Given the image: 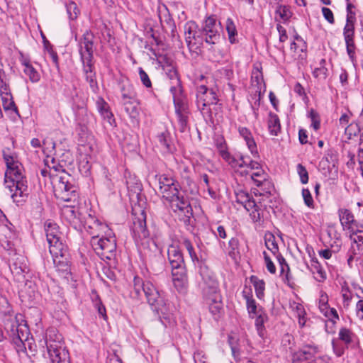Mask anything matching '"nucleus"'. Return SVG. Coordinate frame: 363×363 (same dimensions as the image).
I'll return each mask as SVG.
<instances>
[{
	"label": "nucleus",
	"mask_w": 363,
	"mask_h": 363,
	"mask_svg": "<svg viewBox=\"0 0 363 363\" xmlns=\"http://www.w3.org/2000/svg\"><path fill=\"white\" fill-rule=\"evenodd\" d=\"M226 30L228 35L229 41L231 43L236 42L235 36L237 35V29L233 21L228 18L226 21Z\"/></svg>",
	"instance_id": "obj_44"
},
{
	"label": "nucleus",
	"mask_w": 363,
	"mask_h": 363,
	"mask_svg": "<svg viewBox=\"0 0 363 363\" xmlns=\"http://www.w3.org/2000/svg\"><path fill=\"white\" fill-rule=\"evenodd\" d=\"M302 196L304 203L309 208H313L314 203L310 191L308 189H302Z\"/></svg>",
	"instance_id": "obj_63"
},
{
	"label": "nucleus",
	"mask_w": 363,
	"mask_h": 363,
	"mask_svg": "<svg viewBox=\"0 0 363 363\" xmlns=\"http://www.w3.org/2000/svg\"><path fill=\"white\" fill-rule=\"evenodd\" d=\"M180 242L186 249L192 262L199 268V273L201 277L199 287L201 289L203 303L208 306L214 318L217 319L220 317L223 307L218 283L204 260L197 256L191 240L182 237Z\"/></svg>",
	"instance_id": "obj_1"
},
{
	"label": "nucleus",
	"mask_w": 363,
	"mask_h": 363,
	"mask_svg": "<svg viewBox=\"0 0 363 363\" xmlns=\"http://www.w3.org/2000/svg\"><path fill=\"white\" fill-rule=\"evenodd\" d=\"M94 35L91 30H86L79 40V52L80 58L94 57Z\"/></svg>",
	"instance_id": "obj_22"
},
{
	"label": "nucleus",
	"mask_w": 363,
	"mask_h": 363,
	"mask_svg": "<svg viewBox=\"0 0 363 363\" xmlns=\"http://www.w3.org/2000/svg\"><path fill=\"white\" fill-rule=\"evenodd\" d=\"M138 74L140 77V79L143 84L144 86H145L147 89L152 88V82L151 80L148 76V74L146 73V72L142 68H138Z\"/></svg>",
	"instance_id": "obj_55"
},
{
	"label": "nucleus",
	"mask_w": 363,
	"mask_h": 363,
	"mask_svg": "<svg viewBox=\"0 0 363 363\" xmlns=\"http://www.w3.org/2000/svg\"><path fill=\"white\" fill-rule=\"evenodd\" d=\"M239 240L236 238H232L228 242V255L235 259L240 255Z\"/></svg>",
	"instance_id": "obj_42"
},
{
	"label": "nucleus",
	"mask_w": 363,
	"mask_h": 363,
	"mask_svg": "<svg viewBox=\"0 0 363 363\" xmlns=\"http://www.w3.org/2000/svg\"><path fill=\"white\" fill-rule=\"evenodd\" d=\"M101 233H91V245L96 255L104 260H111L116 255V240L114 236L104 237Z\"/></svg>",
	"instance_id": "obj_10"
},
{
	"label": "nucleus",
	"mask_w": 363,
	"mask_h": 363,
	"mask_svg": "<svg viewBox=\"0 0 363 363\" xmlns=\"http://www.w3.org/2000/svg\"><path fill=\"white\" fill-rule=\"evenodd\" d=\"M51 164H49V161H46V164L50 170L55 173V174H62V173H67L65 168L60 164H57L55 158H51Z\"/></svg>",
	"instance_id": "obj_51"
},
{
	"label": "nucleus",
	"mask_w": 363,
	"mask_h": 363,
	"mask_svg": "<svg viewBox=\"0 0 363 363\" xmlns=\"http://www.w3.org/2000/svg\"><path fill=\"white\" fill-rule=\"evenodd\" d=\"M93 303L95 308L97 309L99 313L103 317H106V308L103 305L99 295L95 294V296L93 298Z\"/></svg>",
	"instance_id": "obj_60"
},
{
	"label": "nucleus",
	"mask_w": 363,
	"mask_h": 363,
	"mask_svg": "<svg viewBox=\"0 0 363 363\" xmlns=\"http://www.w3.org/2000/svg\"><path fill=\"white\" fill-rule=\"evenodd\" d=\"M243 207L250 212V216L253 223H258L259 225L263 223V216L260 213L259 207L252 197L243 205Z\"/></svg>",
	"instance_id": "obj_27"
},
{
	"label": "nucleus",
	"mask_w": 363,
	"mask_h": 363,
	"mask_svg": "<svg viewBox=\"0 0 363 363\" xmlns=\"http://www.w3.org/2000/svg\"><path fill=\"white\" fill-rule=\"evenodd\" d=\"M40 175L50 181L55 197L63 201H75L78 198L77 186L73 183V178L68 173L55 174L49 168L44 167L40 169Z\"/></svg>",
	"instance_id": "obj_5"
},
{
	"label": "nucleus",
	"mask_w": 363,
	"mask_h": 363,
	"mask_svg": "<svg viewBox=\"0 0 363 363\" xmlns=\"http://www.w3.org/2000/svg\"><path fill=\"white\" fill-rule=\"evenodd\" d=\"M214 144L218 149L220 157L231 168L235 167V164H236V162L238 160V159L240 158V156H242L243 155L240 152L236 153L234 155H231L228 150L227 144L223 135H216L214 138Z\"/></svg>",
	"instance_id": "obj_20"
},
{
	"label": "nucleus",
	"mask_w": 363,
	"mask_h": 363,
	"mask_svg": "<svg viewBox=\"0 0 363 363\" xmlns=\"http://www.w3.org/2000/svg\"><path fill=\"white\" fill-rule=\"evenodd\" d=\"M143 293L153 310L163 312L166 303L162 294L150 281H144L140 277H135L130 296L133 299L140 301L141 300Z\"/></svg>",
	"instance_id": "obj_6"
},
{
	"label": "nucleus",
	"mask_w": 363,
	"mask_h": 363,
	"mask_svg": "<svg viewBox=\"0 0 363 363\" xmlns=\"http://www.w3.org/2000/svg\"><path fill=\"white\" fill-rule=\"evenodd\" d=\"M356 21L347 20L343 28V37L345 41L346 50L350 59L354 61L355 58L356 45L354 43V23Z\"/></svg>",
	"instance_id": "obj_21"
},
{
	"label": "nucleus",
	"mask_w": 363,
	"mask_h": 363,
	"mask_svg": "<svg viewBox=\"0 0 363 363\" xmlns=\"http://www.w3.org/2000/svg\"><path fill=\"white\" fill-rule=\"evenodd\" d=\"M45 343L52 363H70L69 352L63 346L62 336L56 330H48Z\"/></svg>",
	"instance_id": "obj_9"
},
{
	"label": "nucleus",
	"mask_w": 363,
	"mask_h": 363,
	"mask_svg": "<svg viewBox=\"0 0 363 363\" xmlns=\"http://www.w3.org/2000/svg\"><path fill=\"white\" fill-rule=\"evenodd\" d=\"M84 219V221L83 226L91 236L92 232L106 233V231L109 230L107 225L102 223L96 218L92 216L91 214H88L87 216Z\"/></svg>",
	"instance_id": "obj_24"
},
{
	"label": "nucleus",
	"mask_w": 363,
	"mask_h": 363,
	"mask_svg": "<svg viewBox=\"0 0 363 363\" xmlns=\"http://www.w3.org/2000/svg\"><path fill=\"white\" fill-rule=\"evenodd\" d=\"M296 312L298 318V324L301 327H303L306 324V312L302 305L298 304L296 306Z\"/></svg>",
	"instance_id": "obj_62"
},
{
	"label": "nucleus",
	"mask_w": 363,
	"mask_h": 363,
	"mask_svg": "<svg viewBox=\"0 0 363 363\" xmlns=\"http://www.w3.org/2000/svg\"><path fill=\"white\" fill-rule=\"evenodd\" d=\"M80 59L83 66V72L84 74V77L96 74L93 62L94 57H84Z\"/></svg>",
	"instance_id": "obj_39"
},
{
	"label": "nucleus",
	"mask_w": 363,
	"mask_h": 363,
	"mask_svg": "<svg viewBox=\"0 0 363 363\" xmlns=\"http://www.w3.org/2000/svg\"><path fill=\"white\" fill-rule=\"evenodd\" d=\"M309 118L311 120V126L315 130L320 128V121L318 113L313 109H311L309 112Z\"/></svg>",
	"instance_id": "obj_57"
},
{
	"label": "nucleus",
	"mask_w": 363,
	"mask_h": 363,
	"mask_svg": "<svg viewBox=\"0 0 363 363\" xmlns=\"http://www.w3.org/2000/svg\"><path fill=\"white\" fill-rule=\"evenodd\" d=\"M220 29V23L217 21L216 16H208L201 29L204 42L210 45H217L221 39Z\"/></svg>",
	"instance_id": "obj_12"
},
{
	"label": "nucleus",
	"mask_w": 363,
	"mask_h": 363,
	"mask_svg": "<svg viewBox=\"0 0 363 363\" xmlns=\"http://www.w3.org/2000/svg\"><path fill=\"white\" fill-rule=\"evenodd\" d=\"M297 172L302 184H306L308 182V173L306 167L301 164H298L296 167Z\"/></svg>",
	"instance_id": "obj_56"
},
{
	"label": "nucleus",
	"mask_w": 363,
	"mask_h": 363,
	"mask_svg": "<svg viewBox=\"0 0 363 363\" xmlns=\"http://www.w3.org/2000/svg\"><path fill=\"white\" fill-rule=\"evenodd\" d=\"M91 164L86 155L80 159L79 162V170L82 175L89 177L91 174Z\"/></svg>",
	"instance_id": "obj_43"
},
{
	"label": "nucleus",
	"mask_w": 363,
	"mask_h": 363,
	"mask_svg": "<svg viewBox=\"0 0 363 363\" xmlns=\"http://www.w3.org/2000/svg\"><path fill=\"white\" fill-rule=\"evenodd\" d=\"M337 213L340 223L344 230H350L352 228V225L356 223L354 215L350 210L347 208H340Z\"/></svg>",
	"instance_id": "obj_30"
},
{
	"label": "nucleus",
	"mask_w": 363,
	"mask_h": 363,
	"mask_svg": "<svg viewBox=\"0 0 363 363\" xmlns=\"http://www.w3.org/2000/svg\"><path fill=\"white\" fill-rule=\"evenodd\" d=\"M265 245L273 254L279 252L278 245L275 241V237L272 233L266 234L264 236Z\"/></svg>",
	"instance_id": "obj_45"
},
{
	"label": "nucleus",
	"mask_w": 363,
	"mask_h": 363,
	"mask_svg": "<svg viewBox=\"0 0 363 363\" xmlns=\"http://www.w3.org/2000/svg\"><path fill=\"white\" fill-rule=\"evenodd\" d=\"M262 187V191H263L262 193H260L261 195L265 196V195H271L274 191V185L272 184L270 181L266 179L263 183H262V185L259 186Z\"/></svg>",
	"instance_id": "obj_61"
},
{
	"label": "nucleus",
	"mask_w": 363,
	"mask_h": 363,
	"mask_svg": "<svg viewBox=\"0 0 363 363\" xmlns=\"http://www.w3.org/2000/svg\"><path fill=\"white\" fill-rule=\"evenodd\" d=\"M96 104L97 110L104 120L106 121L111 126H116V120L108 104L102 97H99Z\"/></svg>",
	"instance_id": "obj_25"
},
{
	"label": "nucleus",
	"mask_w": 363,
	"mask_h": 363,
	"mask_svg": "<svg viewBox=\"0 0 363 363\" xmlns=\"http://www.w3.org/2000/svg\"><path fill=\"white\" fill-rule=\"evenodd\" d=\"M311 266H308V269L313 274V278L318 282L323 283L327 279V274L317 258L311 259Z\"/></svg>",
	"instance_id": "obj_28"
},
{
	"label": "nucleus",
	"mask_w": 363,
	"mask_h": 363,
	"mask_svg": "<svg viewBox=\"0 0 363 363\" xmlns=\"http://www.w3.org/2000/svg\"><path fill=\"white\" fill-rule=\"evenodd\" d=\"M243 297L246 300L247 310L250 318H255L258 315L257 306L255 300L252 297V291L250 289L249 291H243Z\"/></svg>",
	"instance_id": "obj_32"
},
{
	"label": "nucleus",
	"mask_w": 363,
	"mask_h": 363,
	"mask_svg": "<svg viewBox=\"0 0 363 363\" xmlns=\"http://www.w3.org/2000/svg\"><path fill=\"white\" fill-rule=\"evenodd\" d=\"M217 101L216 94L212 89L209 90L204 85H201L198 87L196 103L198 108L203 115H207L211 117V111L208 106L212 104H216Z\"/></svg>",
	"instance_id": "obj_14"
},
{
	"label": "nucleus",
	"mask_w": 363,
	"mask_h": 363,
	"mask_svg": "<svg viewBox=\"0 0 363 363\" xmlns=\"http://www.w3.org/2000/svg\"><path fill=\"white\" fill-rule=\"evenodd\" d=\"M276 13L279 16L284 23L288 21L293 14L290 7L285 5L277 6L276 9Z\"/></svg>",
	"instance_id": "obj_41"
},
{
	"label": "nucleus",
	"mask_w": 363,
	"mask_h": 363,
	"mask_svg": "<svg viewBox=\"0 0 363 363\" xmlns=\"http://www.w3.org/2000/svg\"><path fill=\"white\" fill-rule=\"evenodd\" d=\"M44 228L50 252L52 251V248L60 249L67 247L64 243V235L56 223L48 220L45 223Z\"/></svg>",
	"instance_id": "obj_16"
},
{
	"label": "nucleus",
	"mask_w": 363,
	"mask_h": 363,
	"mask_svg": "<svg viewBox=\"0 0 363 363\" xmlns=\"http://www.w3.org/2000/svg\"><path fill=\"white\" fill-rule=\"evenodd\" d=\"M236 201L241 205L245 204L252 196L247 192L240 190L235 193Z\"/></svg>",
	"instance_id": "obj_59"
},
{
	"label": "nucleus",
	"mask_w": 363,
	"mask_h": 363,
	"mask_svg": "<svg viewBox=\"0 0 363 363\" xmlns=\"http://www.w3.org/2000/svg\"><path fill=\"white\" fill-rule=\"evenodd\" d=\"M355 335L349 329L342 328L339 331V338L345 345H348L353 342Z\"/></svg>",
	"instance_id": "obj_40"
},
{
	"label": "nucleus",
	"mask_w": 363,
	"mask_h": 363,
	"mask_svg": "<svg viewBox=\"0 0 363 363\" xmlns=\"http://www.w3.org/2000/svg\"><path fill=\"white\" fill-rule=\"evenodd\" d=\"M250 280L255 287L257 297L259 299H262L264 296L265 282L255 275H252Z\"/></svg>",
	"instance_id": "obj_37"
},
{
	"label": "nucleus",
	"mask_w": 363,
	"mask_h": 363,
	"mask_svg": "<svg viewBox=\"0 0 363 363\" xmlns=\"http://www.w3.org/2000/svg\"><path fill=\"white\" fill-rule=\"evenodd\" d=\"M121 103L123 101H131L136 98V93L134 90L133 86L130 84H124L121 88Z\"/></svg>",
	"instance_id": "obj_38"
},
{
	"label": "nucleus",
	"mask_w": 363,
	"mask_h": 363,
	"mask_svg": "<svg viewBox=\"0 0 363 363\" xmlns=\"http://www.w3.org/2000/svg\"><path fill=\"white\" fill-rule=\"evenodd\" d=\"M132 232L135 245L141 254L147 256L149 252L157 250L155 242L150 238L146 225V215L143 211L133 218Z\"/></svg>",
	"instance_id": "obj_7"
},
{
	"label": "nucleus",
	"mask_w": 363,
	"mask_h": 363,
	"mask_svg": "<svg viewBox=\"0 0 363 363\" xmlns=\"http://www.w3.org/2000/svg\"><path fill=\"white\" fill-rule=\"evenodd\" d=\"M62 216L66 219L71 225L75 229L79 228L81 225L79 224V218H77V212L71 207H66L62 209Z\"/></svg>",
	"instance_id": "obj_35"
},
{
	"label": "nucleus",
	"mask_w": 363,
	"mask_h": 363,
	"mask_svg": "<svg viewBox=\"0 0 363 363\" xmlns=\"http://www.w3.org/2000/svg\"><path fill=\"white\" fill-rule=\"evenodd\" d=\"M185 40L190 50H197L204 42L201 30H196L194 23H187L184 26Z\"/></svg>",
	"instance_id": "obj_18"
},
{
	"label": "nucleus",
	"mask_w": 363,
	"mask_h": 363,
	"mask_svg": "<svg viewBox=\"0 0 363 363\" xmlns=\"http://www.w3.org/2000/svg\"><path fill=\"white\" fill-rule=\"evenodd\" d=\"M10 250L9 258L10 270L17 281L23 282L25 274L29 272L27 259L24 255L17 253L12 249Z\"/></svg>",
	"instance_id": "obj_13"
},
{
	"label": "nucleus",
	"mask_w": 363,
	"mask_h": 363,
	"mask_svg": "<svg viewBox=\"0 0 363 363\" xmlns=\"http://www.w3.org/2000/svg\"><path fill=\"white\" fill-rule=\"evenodd\" d=\"M235 167L232 169L234 172L241 176L246 177L249 175L255 184L259 186L262 183L267 179L268 174L263 170L261 164L255 160H252L249 156H240Z\"/></svg>",
	"instance_id": "obj_8"
},
{
	"label": "nucleus",
	"mask_w": 363,
	"mask_h": 363,
	"mask_svg": "<svg viewBox=\"0 0 363 363\" xmlns=\"http://www.w3.org/2000/svg\"><path fill=\"white\" fill-rule=\"evenodd\" d=\"M4 329L15 345L16 352L26 353L28 356L35 355L36 345L33 337H30V332L26 320L21 314L15 316L9 315L4 321Z\"/></svg>",
	"instance_id": "obj_2"
},
{
	"label": "nucleus",
	"mask_w": 363,
	"mask_h": 363,
	"mask_svg": "<svg viewBox=\"0 0 363 363\" xmlns=\"http://www.w3.org/2000/svg\"><path fill=\"white\" fill-rule=\"evenodd\" d=\"M338 154L334 148L328 149L319 162L320 170L325 176H330L333 170L337 172Z\"/></svg>",
	"instance_id": "obj_19"
},
{
	"label": "nucleus",
	"mask_w": 363,
	"mask_h": 363,
	"mask_svg": "<svg viewBox=\"0 0 363 363\" xmlns=\"http://www.w3.org/2000/svg\"><path fill=\"white\" fill-rule=\"evenodd\" d=\"M296 43H297V45L300 46V52L301 53L298 55V58L301 60H306L307 57V44L303 40V39L299 36L298 35H296L295 36Z\"/></svg>",
	"instance_id": "obj_49"
},
{
	"label": "nucleus",
	"mask_w": 363,
	"mask_h": 363,
	"mask_svg": "<svg viewBox=\"0 0 363 363\" xmlns=\"http://www.w3.org/2000/svg\"><path fill=\"white\" fill-rule=\"evenodd\" d=\"M156 177H158L159 189L163 188L167 185H169L170 184H174L175 180L174 177L166 174L156 176Z\"/></svg>",
	"instance_id": "obj_53"
},
{
	"label": "nucleus",
	"mask_w": 363,
	"mask_h": 363,
	"mask_svg": "<svg viewBox=\"0 0 363 363\" xmlns=\"http://www.w3.org/2000/svg\"><path fill=\"white\" fill-rule=\"evenodd\" d=\"M176 116L178 121L179 131L184 133L188 128L189 112L177 113Z\"/></svg>",
	"instance_id": "obj_46"
},
{
	"label": "nucleus",
	"mask_w": 363,
	"mask_h": 363,
	"mask_svg": "<svg viewBox=\"0 0 363 363\" xmlns=\"http://www.w3.org/2000/svg\"><path fill=\"white\" fill-rule=\"evenodd\" d=\"M169 75L172 80V85L170 86L169 91L173 96V99L180 98L182 94V87L177 72L175 69L170 70Z\"/></svg>",
	"instance_id": "obj_31"
},
{
	"label": "nucleus",
	"mask_w": 363,
	"mask_h": 363,
	"mask_svg": "<svg viewBox=\"0 0 363 363\" xmlns=\"http://www.w3.org/2000/svg\"><path fill=\"white\" fill-rule=\"evenodd\" d=\"M66 9L68 17L70 20H75L77 18L79 13V10L75 2L72 1H69L66 4Z\"/></svg>",
	"instance_id": "obj_47"
},
{
	"label": "nucleus",
	"mask_w": 363,
	"mask_h": 363,
	"mask_svg": "<svg viewBox=\"0 0 363 363\" xmlns=\"http://www.w3.org/2000/svg\"><path fill=\"white\" fill-rule=\"evenodd\" d=\"M53 259V263L57 271L61 274L65 278H68L67 275L70 274V255L68 247H65L62 248H52L50 251Z\"/></svg>",
	"instance_id": "obj_15"
},
{
	"label": "nucleus",
	"mask_w": 363,
	"mask_h": 363,
	"mask_svg": "<svg viewBox=\"0 0 363 363\" xmlns=\"http://www.w3.org/2000/svg\"><path fill=\"white\" fill-rule=\"evenodd\" d=\"M209 52V59L212 62H219L223 57V53L219 49H216V48L212 47L208 50Z\"/></svg>",
	"instance_id": "obj_58"
},
{
	"label": "nucleus",
	"mask_w": 363,
	"mask_h": 363,
	"mask_svg": "<svg viewBox=\"0 0 363 363\" xmlns=\"http://www.w3.org/2000/svg\"><path fill=\"white\" fill-rule=\"evenodd\" d=\"M23 72L32 82H37L40 80L38 72L31 65H26V68H24Z\"/></svg>",
	"instance_id": "obj_50"
},
{
	"label": "nucleus",
	"mask_w": 363,
	"mask_h": 363,
	"mask_svg": "<svg viewBox=\"0 0 363 363\" xmlns=\"http://www.w3.org/2000/svg\"><path fill=\"white\" fill-rule=\"evenodd\" d=\"M350 239L357 245L358 250L363 255V231L359 233H351Z\"/></svg>",
	"instance_id": "obj_52"
},
{
	"label": "nucleus",
	"mask_w": 363,
	"mask_h": 363,
	"mask_svg": "<svg viewBox=\"0 0 363 363\" xmlns=\"http://www.w3.org/2000/svg\"><path fill=\"white\" fill-rule=\"evenodd\" d=\"M126 186L128 190L130 192H133V194H139L142 191V185L138 181L135 182L127 181Z\"/></svg>",
	"instance_id": "obj_64"
},
{
	"label": "nucleus",
	"mask_w": 363,
	"mask_h": 363,
	"mask_svg": "<svg viewBox=\"0 0 363 363\" xmlns=\"http://www.w3.org/2000/svg\"><path fill=\"white\" fill-rule=\"evenodd\" d=\"M157 140L158 143V145L162 149L164 152H172L173 151V145L171 141V135L167 131H163L159 133L157 135Z\"/></svg>",
	"instance_id": "obj_33"
},
{
	"label": "nucleus",
	"mask_w": 363,
	"mask_h": 363,
	"mask_svg": "<svg viewBox=\"0 0 363 363\" xmlns=\"http://www.w3.org/2000/svg\"><path fill=\"white\" fill-rule=\"evenodd\" d=\"M294 362H306V363H329L330 357L326 354H321L320 347L313 343H307L292 355Z\"/></svg>",
	"instance_id": "obj_11"
},
{
	"label": "nucleus",
	"mask_w": 363,
	"mask_h": 363,
	"mask_svg": "<svg viewBox=\"0 0 363 363\" xmlns=\"http://www.w3.org/2000/svg\"><path fill=\"white\" fill-rule=\"evenodd\" d=\"M0 96L1 97L2 104H3V107H4V110L5 111H13L19 116L18 108L16 107V106L13 100V97H12V95H11L10 91L8 92H4L3 94H1Z\"/></svg>",
	"instance_id": "obj_36"
},
{
	"label": "nucleus",
	"mask_w": 363,
	"mask_h": 363,
	"mask_svg": "<svg viewBox=\"0 0 363 363\" xmlns=\"http://www.w3.org/2000/svg\"><path fill=\"white\" fill-rule=\"evenodd\" d=\"M122 104L130 119L138 121L140 112L139 101L135 99L131 101H123Z\"/></svg>",
	"instance_id": "obj_29"
},
{
	"label": "nucleus",
	"mask_w": 363,
	"mask_h": 363,
	"mask_svg": "<svg viewBox=\"0 0 363 363\" xmlns=\"http://www.w3.org/2000/svg\"><path fill=\"white\" fill-rule=\"evenodd\" d=\"M228 344L230 347L232 354L235 357L240 354V349L238 347V339L233 335H228Z\"/></svg>",
	"instance_id": "obj_54"
},
{
	"label": "nucleus",
	"mask_w": 363,
	"mask_h": 363,
	"mask_svg": "<svg viewBox=\"0 0 363 363\" xmlns=\"http://www.w3.org/2000/svg\"><path fill=\"white\" fill-rule=\"evenodd\" d=\"M167 254L172 268L185 266L183 255L177 246L171 245L168 248Z\"/></svg>",
	"instance_id": "obj_26"
},
{
	"label": "nucleus",
	"mask_w": 363,
	"mask_h": 363,
	"mask_svg": "<svg viewBox=\"0 0 363 363\" xmlns=\"http://www.w3.org/2000/svg\"><path fill=\"white\" fill-rule=\"evenodd\" d=\"M16 238V232L13 230V225L9 221L3 211L0 210V240L6 243L8 250L12 249L13 246V241Z\"/></svg>",
	"instance_id": "obj_17"
},
{
	"label": "nucleus",
	"mask_w": 363,
	"mask_h": 363,
	"mask_svg": "<svg viewBox=\"0 0 363 363\" xmlns=\"http://www.w3.org/2000/svg\"><path fill=\"white\" fill-rule=\"evenodd\" d=\"M173 101L176 114L189 112L187 104L181 97L173 99Z\"/></svg>",
	"instance_id": "obj_48"
},
{
	"label": "nucleus",
	"mask_w": 363,
	"mask_h": 363,
	"mask_svg": "<svg viewBox=\"0 0 363 363\" xmlns=\"http://www.w3.org/2000/svg\"><path fill=\"white\" fill-rule=\"evenodd\" d=\"M268 129L272 135L277 136L281 131V124L278 116L272 112L269 113Z\"/></svg>",
	"instance_id": "obj_34"
},
{
	"label": "nucleus",
	"mask_w": 363,
	"mask_h": 363,
	"mask_svg": "<svg viewBox=\"0 0 363 363\" xmlns=\"http://www.w3.org/2000/svg\"><path fill=\"white\" fill-rule=\"evenodd\" d=\"M174 286L179 293H184L188 287V277L185 266L172 268Z\"/></svg>",
	"instance_id": "obj_23"
},
{
	"label": "nucleus",
	"mask_w": 363,
	"mask_h": 363,
	"mask_svg": "<svg viewBox=\"0 0 363 363\" xmlns=\"http://www.w3.org/2000/svg\"><path fill=\"white\" fill-rule=\"evenodd\" d=\"M159 191L164 200V203L180 218V220L185 223H189L190 218L193 216V209L189 198L185 196L178 181L175 179L174 184L160 188Z\"/></svg>",
	"instance_id": "obj_4"
},
{
	"label": "nucleus",
	"mask_w": 363,
	"mask_h": 363,
	"mask_svg": "<svg viewBox=\"0 0 363 363\" xmlns=\"http://www.w3.org/2000/svg\"><path fill=\"white\" fill-rule=\"evenodd\" d=\"M4 158L7 167L4 175V186L13 201L19 205L29 195L28 182L23 174V167L11 156L4 155Z\"/></svg>",
	"instance_id": "obj_3"
}]
</instances>
